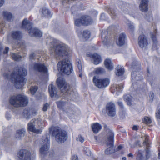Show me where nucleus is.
<instances>
[{"label": "nucleus", "instance_id": "nucleus-57", "mask_svg": "<svg viewBox=\"0 0 160 160\" xmlns=\"http://www.w3.org/2000/svg\"><path fill=\"white\" fill-rule=\"evenodd\" d=\"M6 117L8 120H9L11 118V116L8 113H7L6 114Z\"/></svg>", "mask_w": 160, "mask_h": 160}, {"label": "nucleus", "instance_id": "nucleus-51", "mask_svg": "<svg viewBox=\"0 0 160 160\" xmlns=\"http://www.w3.org/2000/svg\"><path fill=\"white\" fill-rule=\"evenodd\" d=\"M149 96L150 98L152 100L153 99L154 97V93L152 92H150L149 95Z\"/></svg>", "mask_w": 160, "mask_h": 160}, {"label": "nucleus", "instance_id": "nucleus-12", "mask_svg": "<svg viewBox=\"0 0 160 160\" xmlns=\"http://www.w3.org/2000/svg\"><path fill=\"white\" fill-rule=\"evenodd\" d=\"M18 156L21 160H31L32 155L26 149H22L18 152Z\"/></svg>", "mask_w": 160, "mask_h": 160}, {"label": "nucleus", "instance_id": "nucleus-20", "mask_svg": "<svg viewBox=\"0 0 160 160\" xmlns=\"http://www.w3.org/2000/svg\"><path fill=\"white\" fill-rule=\"evenodd\" d=\"M148 0H141L139 8L141 11L144 12L147 11L148 9Z\"/></svg>", "mask_w": 160, "mask_h": 160}, {"label": "nucleus", "instance_id": "nucleus-50", "mask_svg": "<svg viewBox=\"0 0 160 160\" xmlns=\"http://www.w3.org/2000/svg\"><path fill=\"white\" fill-rule=\"evenodd\" d=\"M100 19L102 20H105V15L104 13H102L101 14Z\"/></svg>", "mask_w": 160, "mask_h": 160}, {"label": "nucleus", "instance_id": "nucleus-41", "mask_svg": "<svg viewBox=\"0 0 160 160\" xmlns=\"http://www.w3.org/2000/svg\"><path fill=\"white\" fill-rule=\"evenodd\" d=\"M77 64L79 71L80 72H81L82 71V67L81 64V62L80 59H78L77 60Z\"/></svg>", "mask_w": 160, "mask_h": 160}, {"label": "nucleus", "instance_id": "nucleus-32", "mask_svg": "<svg viewBox=\"0 0 160 160\" xmlns=\"http://www.w3.org/2000/svg\"><path fill=\"white\" fill-rule=\"evenodd\" d=\"M94 72L96 74H102L105 72V69L102 68H95L94 71Z\"/></svg>", "mask_w": 160, "mask_h": 160}, {"label": "nucleus", "instance_id": "nucleus-34", "mask_svg": "<svg viewBox=\"0 0 160 160\" xmlns=\"http://www.w3.org/2000/svg\"><path fill=\"white\" fill-rule=\"evenodd\" d=\"M157 33V30L156 29L154 31L153 33L151 34V38H152L153 42L155 43L157 42V40L156 38Z\"/></svg>", "mask_w": 160, "mask_h": 160}, {"label": "nucleus", "instance_id": "nucleus-60", "mask_svg": "<svg viewBox=\"0 0 160 160\" xmlns=\"http://www.w3.org/2000/svg\"><path fill=\"white\" fill-rule=\"evenodd\" d=\"M118 105L119 106H120L121 107H122L123 104H122V102H118Z\"/></svg>", "mask_w": 160, "mask_h": 160}, {"label": "nucleus", "instance_id": "nucleus-8", "mask_svg": "<svg viewBox=\"0 0 160 160\" xmlns=\"http://www.w3.org/2000/svg\"><path fill=\"white\" fill-rule=\"evenodd\" d=\"M57 83L62 92L65 93L69 91L70 86L66 82L64 79L63 78H58L57 79Z\"/></svg>", "mask_w": 160, "mask_h": 160}, {"label": "nucleus", "instance_id": "nucleus-1", "mask_svg": "<svg viewBox=\"0 0 160 160\" xmlns=\"http://www.w3.org/2000/svg\"><path fill=\"white\" fill-rule=\"evenodd\" d=\"M49 45L51 49L58 55V58L62 59L57 64L58 70L65 74H70L72 69L71 64L66 58L69 52V48L64 44L59 43L56 39L53 38L50 39Z\"/></svg>", "mask_w": 160, "mask_h": 160}, {"label": "nucleus", "instance_id": "nucleus-40", "mask_svg": "<svg viewBox=\"0 0 160 160\" xmlns=\"http://www.w3.org/2000/svg\"><path fill=\"white\" fill-rule=\"evenodd\" d=\"M143 143L144 144H145L147 146V150L146 151V157H147L148 156V153L149 152L148 148L150 146V144L148 142V139H147V137H145V140L143 141Z\"/></svg>", "mask_w": 160, "mask_h": 160}, {"label": "nucleus", "instance_id": "nucleus-5", "mask_svg": "<svg viewBox=\"0 0 160 160\" xmlns=\"http://www.w3.org/2000/svg\"><path fill=\"white\" fill-rule=\"evenodd\" d=\"M104 127L107 133L105 143L108 147V148L105 150V152L106 154H109L114 152V148L113 144L114 134L106 125H105Z\"/></svg>", "mask_w": 160, "mask_h": 160}, {"label": "nucleus", "instance_id": "nucleus-58", "mask_svg": "<svg viewBox=\"0 0 160 160\" xmlns=\"http://www.w3.org/2000/svg\"><path fill=\"white\" fill-rule=\"evenodd\" d=\"M132 129L135 130H137L138 129V127L137 126L135 125L132 127Z\"/></svg>", "mask_w": 160, "mask_h": 160}, {"label": "nucleus", "instance_id": "nucleus-38", "mask_svg": "<svg viewBox=\"0 0 160 160\" xmlns=\"http://www.w3.org/2000/svg\"><path fill=\"white\" fill-rule=\"evenodd\" d=\"M126 22L127 23V25L130 30L133 31L134 30V27L133 24L131 22L128 20H127L126 21Z\"/></svg>", "mask_w": 160, "mask_h": 160}, {"label": "nucleus", "instance_id": "nucleus-17", "mask_svg": "<svg viewBox=\"0 0 160 160\" xmlns=\"http://www.w3.org/2000/svg\"><path fill=\"white\" fill-rule=\"evenodd\" d=\"M33 68L34 70L43 73H46L47 69L44 64L40 63H36L34 64Z\"/></svg>", "mask_w": 160, "mask_h": 160}, {"label": "nucleus", "instance_id": "nucleus-24", "mask_svg": "<svg viewBox=\"0 0 160 160\" xmlns=\"http://www.w3.org/2000/svg\"><path fill=\"white\" fill-rule=\"evenodd\" d=\"M124 72V69L122 66L118 65L115 68L116 75L118 76L122 75Z\"/></svg>", "mask_w": 160, "mask_h": 160}, {"label": "nucleus", "instance_id": "nucleus-29", "mask_svg": "<svg viewBox=\"0 0 160 160\" xmlns=\"http://www.w3.org/2000/svg\"><path fill=\"white\" fill-rule=\"evenodd\" d=\"M12 35L13 38L17 40H19L22 36L21 33L18 31L12 32Z\"/></svg>", "mask_w": 160, "mask_h": 160}, {"label": "nucleus", "instance_id": "nucleus-19", "mask_svg": "<svg viewBox=\"0 0 160 160\" xmlns=\"http://www.w3.org/2000/svg\"><path fill=\"white\" fill-rule=\"evenodd\" d=\"M87 55L90 57H92L93 58V62L94 64H98L101 62L102 60L100 56L97 53H94L92 55L90 53H88Z\"/></svg>", "mask_w": 160, "mask_h": 160}, {"label": "nucleus", "instance_id": "nucleus-23", "mask_svg": "<svg viewBox=\"0 0 160 160\" xmlns=\"http://www.w3.org/2000/svg\"><path fill=\"white\" fill-rule=\"evenodd\" d=\"M126 35L125 34L122 33L119 35L118 39L117 41V44L119 46H122L125 43V39Z\"/></svg>", "mask_w": 160, "mask_h": 160}, {"label": "nucleus", "instance_id": "nucleus-27", "mask_svg": "<svg viewBox=\"0 0 160 160\" xmlns=\"http://www.w3.org/2000/svg\"><path fill=\"white\" fill-rule=\"evenodd\" d=\"M2 14L4 18L8 21H11L13 18L12 15L9 12H3Z\"/></svg>", "mask_w": 160, "mask_h": 160}, {"label": "nucleus", "instance_id": "nucleus-61", "mask_svg": "<svg viewBox=\"0 0 160 160\" xmlns=\"http://www.w3.org/2000/svg\"><path fill=\"white\" fill-rule=\"evenodd\" d=\"M133 156V155L131 153H130L128 155V157H132Z\"/></svg>", "mask_w": 160, "mask_h": 160}, {"label": "nucleus", "instance_id": "nucleus-22", "mask_svg": "<svg viewBox=\"0 0 160 160\" xmlns=\"http://www.w3.org/2000/svg\"><path fill=\"white\" fill-rule=\"evenodd\" d=\"M34 120H32L28 124V130L32 132L37 133V128L35 127V124L34 123Z\"/></svg>", "mask_w": 160, "mask_h": 160}, {"label": "nucleus", "instance_id": "nucleus-30", "mask_svg": "<svg viewBox=\"0 0 160 160\" xmlns=\"http://www.w3.org/2000/svg\"><path fill=\"white\" fill-rule=\"evenodd\" d=\"M124 99L128 105H131L132 104V99L131 96L129 94L124 96Z\"/></svg>", "mask_w": 160, "mask_h": 160}, {"label": "nucleus", "instance_id": "nucleus-45", "mask_svg": "<svg viewBox=\"0 0 160 160\" xmlns=\"http://www.w3.org/2000/svg\"><path fill=\"white\" fill-rule=\"evenodd\" d=\"M38 90V87L35 86L32 87L30 89V92L33 95L36 93Z\"/></svg>", "mask_w": 160, "mask_h": 160}, {"label": "nucleus", "instance_id": "nucleus-14", "mask_svg": "<svg viewBox=\"0 0 160 160\" xmlns=\"http://www.w3.org/2000/svg\"><path fill=\"white\" fill-rule=\"evenodd\" d=\"M106 107L107 112L109 116H114L115 115L116 109L114 103L109 102L107 104Z\"/></svg>", "mask_w": 160, "mask_h": 160}, {"label": "nucleus", "instance_id": "nucleus-9", "mask_svg": "<svg viewBox=\"0 0 160 160\" xmlns=\"http://www.w3.org/2000/svg\"><path fill=\"white\" fill-rule=\"evenodd\" d=\"M42 142L41 144L40 149V153L43 155L47 153L50 146L49 138L46 136L43 137L42 138Z\"/></svg>", "mask_w": 160, "mask_h": 160}, {"label": "nucleus", "instance_id": "nucleus-16", "mask_svg": "<svg viewBox=\"0 0 160 160\" xmlns=\"http://www.w3.org/2000/svg\"><path fill=\"white\" fill-rule=\"evenodd\" d=\"M33 120H34V123L35 124V126H36L37 133H41L42 132L44 128L43 121L41 119H34Z\"/></svg>", "mask_w": 160, "mask_h": 160}, {"label": "nucleus", "instance_id": "nucleus-25", "mask_svg": "<svg viewBox=\"0 0 160 160\" xmlns=\"http://www.w3.org/2000/svg\"><path fill=\"white\" fill-rule=\"evenodd\" d=\"M101 125L98 123H95L92 125V129L93 132L95 133H97L102 129Z\"/></svg>", "mask_w": 160, "mask_h": 160}, {"label": "nucleus", "instance_id": "nucleus-35", "mask_svg": "<svg viewBox=\"0 0 160 160\" xmlns=\"http://www.w3.org/2000/svg\"><path fill=\"white\" fill-rule=\"evenodd\" d=\"M23 113L25 117L27 119L30 118L31 113L30 110L28 109H25L23 111Z\"/></svg>", "mask_w": 160, "mask_h": 160}, {"label": "nucleus", "instance_id": "nucleus-6", "mask_svg": "<svg viewBox=\"0 0 160 160\" xmlns=\"http://www.w3.org/2000/svg\"><path fill=\"white\" fill-rule=\"evenodd\" d=\"M32 25V22L25 18L22 21V28L28 30V33L32 37H42V32L38 29L31 28Z\"/></svg>", "mask_w": 160, "mask_h": 160}, {"label": "nucleus", "instance_id": "nucleus-7", "mask_svg": "<svg viewBox=\"0 0 160 160\" xmlns=\"http://www.w3.org/2000/svg\"><path fill=\"white\" fill-rule=\"evenodd\" d=\"M92 81L95 86L99 88H106L110 82V79L108 78H100L97 76L93 77Z\"/></svg>", "mask_w": 160, "mask_h": 160}, {"label": "nucleus", "instance_id": "nucleus-62", "mask_svg": "<svg viewBox=\"0 0 160 160\" xmlns=\"http://www.w3.org/2000/svg\"><path fill=\"white\" fill-rule=\"evenodd\" d=\"M122 160H126V157H124L122 158Z\"/></svg>", "mask_w": 160, "mask_h": 160}, {"label": "nucleus", "instance_id": "nucleus-47", "mask_svg": "<svg viewBox=\"0 0 160 160\" xmlns=\"http://www.w3.org/2000/svg\"><path fill=\"white\" fill-rule=\"evenodd\" d=\"M141 150H139L138 151V157L137 158L138 160H143V158L142 156L141 153Z\"/></svg>", "mask_w": 160, "mask_h": 160}, {"label": "nucleus", "instance_id": "nucleus-3", "mask_svg": "<svg viewBox=\"0 0 160 160\" xmlns=\"http://www.w3.org/2000/svg\"><path fill=\"white\" fill-rule=\"evenodd\" d=\"M49 132L52 136L55 137L56 141L59 143H62L66 141L68 138L66 132L62 130L58 127H51L49 129Z\"/></svg>", "mask_w": 160, "mask_h": 160}, {"label": "nucleus", "instance_id": "nucleus-43", "mask_svg": "<svg viewBox=\"0 0 160 160\" xmlns=\"http://www.w3.org/2000/svg\"><path fill=\"white\" fill-rule=\"evenodd\" d=\"M136 72H133L132 73L131 76H132V81L133 80H138V76H136Z\"/></svg>", "mask_w": 160, "mask_h": 160}, {"label": "nucleus", "instance_id": "nucleus-52", "mask_svg": "<svg viewBox=\"0 0 160 160\" xmlns=\"http://www.w3.org/2000/svg\"><path fill=\"white\" fill-rule=\"evenodd\" d=\"M72 160H78V158L77 155H74L72 157Z\"/></svg>", "mask_w": 160, "mask_h": 160}, {"label": "nucleus", "instance_id": "nucleus-4", "mask_svg": "<svg viewBox=\"0 0 160 160\" xmlns=\"http://www.w3.org/2000/svg\"><path fill=\"white\" fill-rule=\"evenodd\" d=\"M10 102L15 107H24L28 104V99L25 95L19 94L12 96L10 99Z\"/></svg>", "mask_w": 160, "mask_h": 160}, {"label": "nucleus", "instance_id": "nucleus-21", "mask_svg": "<svg viewBox=\"0 0 160 160\" xmlns=\"http://www.w3.org/2000/svg\"><path fill=\"white\" fill-rule=\"evenodd\" d=\"M25 134V130L22 128L17 130L16 131L15 137L18 139H20L23 137Z\"/></svg>", "mask_w": 160, "mask_h": 160}, {"label": "nucleus", "instance_id": "nucleus-64", "mask_svg": "<svg viewBox=\"0 0 160 160\" xmlns=\"http://www.w3.org/2000/svg\"><path fill=\"white\" fill-rule=\"evenodd\" d=\"M79 76L80 77H82V74L81 73L79 75Z\"/></svg>", "mask_w": 160, "mask_h": 160}, {"label": "nucleus", "instance_id": "nucleus-46", "mask_svg": "<svg viewBox=\"0 0 160 160\" xmlns=\"http://www.w3.org/2000/svg\"><path fill=\"white\" fill-rule=\"evenodd\" d=\"M76 140L77 141H79L81 142H83L84 141V138L81 135H79L76 138Z\"/></svg>", "mask_w": 160, "mask_h": 160}, {"label": "nucleus", "instance_id": "nucleus-56", "mask_svg": "<svg viewBox=\"0 0 160 160\" xmlns=\"http://www.w3.org/2000/svg\"><path fill=\"white\" fill-rule=\"evenodd\" d=\"M4 2V0H0V7L2 6Z\"/></svg>", "mask_w": 160, "mask_h": 160}, {"label": "nucleus", "instance_id": "nucleus-13", "mask_svg": "<svg viewBox=\"0 0 160 160\" xmlns=\"http://www.w3.org/2000/svg\"><path fill=\"white\" fill-rule=\"evenodd\" d=\"M138 44L140 47L145 49L148 45L147 38L144 35H140L138 38Z\"/></svg>", "mask_w": 160, "mask_h": 160}, {"label": "nucleus", "instance_id": "nucleus-53", "mask_svg": "<svg viewBox=\"0 0 160 160\" xmlns=\"http://www.w3.org/2000/svg\"><path fill=\"white\" fill-rule=\"evenodd\" d=\"M9 49V48L8 47H6L3 52V53L4 54L7 53L8 52Z\"/></svg>", "mask_w": 160, "mask_h": 160}, {"label": "nucleus", "instance_id": "nucleus-59", "mask_svg": "<svg viewBox=\"0 0 160 160\" xmlns=\"http://www.w3.org/2000/svg\"><path fill=\"white\" fill-rule=\"evenodd\" d=\"M122 148V145H119L117 148V149L118 150H120Z\"/></svg>", "mask_w": 160, "mask_h": 160}, {"label": "nucleus", "instance_id": "nucleus-26", "mask_svg": "<svg viewBox=\"0 0 160 160\" xmlns=\"http://www.w3.org/2000/svg\"><path fill=\"white\" fill-rule=\"evenodd\" d=\"M123 88V85L122 84H114L112 87L111 88L112 90H113L115 92H116V94H118L117 92H120L122 90Z\"/></svg>", "mask_w": 160, "mask_h": 160}, {"label": "nucleus", "instance_id": "nucleus-18", "mask_svg": "<svg viewBox=\"0 0 160 160\" xmlns=\"http://www.w3.org/2000/svg\"><path fill=\"white\" fill-rule=\"evenodd\" d=\"M48 91L51 97L52 98H55L58 97L57 94V89L52 84L49 85Z\"/></svg>", "mask_w": 160, "mask_h": 160}, {"label": "nucleus", "instance_id": "nucleus-10", "mask_svg": "<svg viewBox=\"0 0 160 160\" xmlns=\"http://www.w3.org/2000/svg\"><path fill=\"white\" fill-rule=\"evenodd\" d=\"M92 22V20L90 16H82L80 19H77L75 21V24L78 26H81L82 24L88 25L91 24Z\"/></svg>", "mask_w": 160, "mask_h": 160}, {"label": "nucleus", "instance_id": "nucleus-33", "mask_svg": "<svg viewBox=\"0 0 160 160\" xmlns=\"http://www.w3.org/2000/svg\"><path fill=\"white\" fill-rule=\"evenodd\" d=\"M43 15L45 17H49L50 16V12L48 9L46 8H43L42 10V11Z\"/></svg>", "mask_w": 160, "mask_h": 160}, {"label": "nucleus", "instance_id": "nucleus-11", "mask_svg": "<svg viewBox=\"0 0 160 160\" xmlns=\"http://www.w3.org/2000/svg\"><path fill=\"white\" fill-rule=\"evenodd\" d=\"M101 36L102 43L105 46L108 47L113 45L114 43L109 38V34L107 31H103Z\"/></svg>", "mask_w": 160, "mask_h": 160}, {"label": "nucleus", "instance_id": "nucleus-42", "mask_svg": "<svg viewBox=\"0 0 160 160\" xmlns=\"http://www.w3.org/2000/svg\"><path fill=\"white\" fill-rule=\"evenodd\" d=\"M83 151L85 154L87 156L91 155V152L90 150L87 147H84L83 148Z\"/></svg>", "mask_w": 160, "mask_h": 160}, {"label": "nucleus", "instance_id": "nucleus-31", "mask_svg": "<svg viewBox=\"0 0 160 160\" xmlns=\"http://www.w3.org/2000/svg\"><path fill=\"white\" fill-rule=\"evenodd\" d=\"M109 14L112 18L114 19L117 17V13L116 11L114 8H111L110 9Z\"/></svg>", "mask_w": 160, "mask_h": 160}, {"label": "nucleus", "instance_id": "nucleus-36", "mask_svg": "<svg viewBox=\"0 0 160 160\" xmlns=\"http://www.w3.org/2000/svg\"><path fill=\"white\" fill-rule=\"evenodd\" d=\"M83 36L86 40L88 39L90 37V33L89 31L85 30L83 31Z\"/></svg>", "mask_w": 160, "mask_h": 160}, {"label": "nucleus", "instance_id": "nucleus-48", "mask_svg": "<svg viewBox=\"0 0 160 160\" xmlns=\"http://www.w3.org/2000/svg\"><path fill=\"white\" fill-rule=\"evenodd\" d=\"M49 106V105L48 103H46L44 104L43 108V110L44 111H46L47 110V109Z\"/></svg>", "mask_w": 160, "mask_h": 160}, {"label": "nucleus", "instance_id": "nucleus-39", "mask_svg": "<svg viewBox=\"0 0 160 160\" xmlns=\"http://www.w3.org/2000/svg\"><path fill=\"white\" fill-rule=\"evenodd\" d=\"M152 122L151 118L148 117H144L143 120V122L147 125H149Z\"/></svg>", "mask_w": 160, "mask_h": 160}, {"label": "nucleus", "instance_id": "nucleus-44", "mask_svg": "<svg viewBox=\"0 0 160 160\" xmlns=\"http://www.w3.org/2000/svg\"><path fill=\"white\" fill-rule=\"evenodd\" d=\"M145 19L149 21H150L152 20V15L151 13H148L146 14L145 17Z\"/></svg>", "mask_w": 160, "mask_h": 160}, {"label": "nucleus", "instance_id": "nucleus-37", "mask_svg": "<svg viewBox=\"0 0 160 160\" xmlns=\"http://www.w3.org/2000/svg\"><path fill=\"white\" fill-rule=\"evenodd\" d=\"M21 57V56L15 53H13L12 55V58L15 61L19 60Z\"/></svg>", "mask_w": 160, "mask_h": 160}, {"label": "nucleus", "instance_id": "nucleus-15", "mask_svg": "<svg viewBox=\"0 0 160 160\" xmlns=\"http://www.w3.org/2000/svg\"><path fill=\"white\" fill-rule=\"evenodd\" d=\"M57 104L59 108L69 113H72V110L68 106V104L64 102L59 101L57 102Z\"/></svg>", "mask_w": 160, "mask_h": 160}, {"label": "nucleus", "instance_id": "nucleus-63", "mask_svg": "<svg viewBox=\"0 0 160 160\" xmlns=\"http://www.w3.org/2000/svg\"><path fill=\"white\" fill-rule=\"evenodd\" d=\"M158 158L159 159H160V152L158 153Z\"/></svg>", "mask_w": 160, "mask_h": 160}, {"label": "nucleus", "instance_id": "nucleus-28", "mask_svg": "<svg viewBox=\"0 0 160 160\" xmlns=\"http://www.w3.org/2000/svg\"><path fill=\"white\" fill-rule=\"evenodd\" d=\"M104 64L108 70H112L113 69V66L110 59H106L104 61Z\"/></svg>", "mask_w": 160, "mask_h": 160}, {"label": "nucleus", "instance_id": "nucleus-54", "mask_svg": "<svg viewBox=\"0 0 160 160\" xmlns=\"http://www.w3.org/2000/svg\"><path fill=\"white\" fill-rule=\"evenodd\" d=\"M35 56V54L33 53L31 54L30 56V58L31 59L33 58Z\"/></svg>", "mask_w": 160, "mask_h": 160}, {"label": "nucleus", "instance_id": "nucleus-49", "mask_svg": "<svg viewBox=\"0 0 160 160\" xmlns=\"http://www.w3.org/2000/svg\"><path fill=\"white\" fill-rule=\"evenodd\" d=\"M156 116L157 118L160 119V108L156 112Z\"/></svg>", "mask_w": 160, "mask_h": 160}, {"label": "nucleus", "instance_id": "nucleus-55", "mask_svg": "<svg viewBox=\"0 0 160 160\" xmlns=\"http://www.w3.org/2000/svg\"><path fill=\"white\" fill-rule=\"evenodd\" d=\"M0 30H1V31H0V32L2 33H3V32L4 30V28L2 27V25L1 24H0Z\"/></svg>", "mask_w": 160, "mask_h": 160}, {"label": "nucleus", "instance_id": "nucleus-2", "mask_svg": "<svg viewBox=\"0 0 160 160\" xmlns=\"http://www.w3.org/2000/svg\"><path fill=\"white\" fill-rule=\"evenodd\" d=\"M27 74L26 69L22 68L18 70V71H15L9 76L8 75L6 77L11 80L17 88H20L26 82V80L23 76H26Z\"/></svg>", "mask_w": 160, "mask_h": 160}]
</instances>
